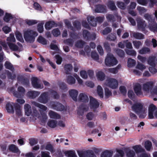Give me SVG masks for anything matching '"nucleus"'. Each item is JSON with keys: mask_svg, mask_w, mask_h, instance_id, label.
<instances>
[{"mask_svg": "<svg viewBox=\"0 0 157 157\" xmlns=\"http://www.w3.org/2000/svg\"><path fill=\"white\" fill-rule=\"evenodd\" d=\"M134 47L136 49H139L141 46L142 43L140 41L134 40L132 42Z\"/></svg>", "mask_w": 157, "mask_h": 157, "instance_id": "obj_45", "label": "nucleus"}, {"mask_svg": "<svg viewBox=\"0 0 157 157\" xmlns=\"http://www.w3.org/2000/svg\"><path fill=\"white\" fill-rule=\"evenodd\" d=\"M52 108L54 109L59 111H63L64 109V106L58 102H54L52 105Z\"/></svg>", "mask_w": 157, "mask_h": 157, "instance_id": "obj_15", "label": "nucleus"}, {"mask_svg": "<svg viewBox=\"0 0 157 157\" xmlns=\"http://www.w3.org/2000/svg\"><path fill=\"white\" fill-rule=\"evenodd\" d=\"M91 56L92 58L95 60H98L99 59L98 55L97 52L95 51L91 52Z\"/></svg>", "mask_w": 157, "mask_h": 157, "instance_id": "obj_64", "label": "nucleus"}, {"mask_svg": "<svg viewBox=\"0 0 157 157\" xmlns=\"http://www.w3.org/2000/svg\"><path fill=\"white\" fill-rule=\"evenodd\" d=\"M69 94L70 97L75 101L77 100V97L78 94L77 90L75 89H71L69 91Z\"/></svg>", "mask_w": 157, "mask_h": 157, "instance_id": "obj_19", "label": "nucleus"}, {"mask_svg": "<svg viewBox=\"0 0 157 157\" xmlns=\"http://www.w3.org/2000/svg\"><path fill=\"white\" fill-rule=\"evenodd\" d=\"M64 69L67 74H70V72L72 70V66L71 64H66L64 66Z\"/></svg>", "mask_w": 157, "mask_h": 157, "instance_id": "obj_36", "label": "nucleus"}, {"mask_svg": "<svg viewBox=\"0 0 157 157\" xmlns=\"http://www.w3.org/2000/svg\"><path fill=\"white\" fill-rule=\"evenodd\" d=\"M85 42L82 40H79L77 41L75 44L76 47L79 48H81L83 47Z\"/></svg>", "mask_w": 157, "mask_h": 157, "instance_id": "obj_58", "label": "nucleus"}, {"mask_svg": "<svg viewBox=\"0 0 157 157\" xmlns=\"http://www.w3.org/2000/svg\"><path fill=\"white\" fill-rule=\"evenodd\" d=\"M16 110V114L18 116H21L22 115V111L21 108L20 106L17 103V105H16L15 108Z\"/></svg>", "mask_w": 157, "mask_h": 157, "instance_id": "obj_46", "label": "nucleus"}, {"mask_svg": "<svg viewBox=\"0 0 157 157\" xmlns=\"http://www.w3.org/2000/svg\"><path fill=\"white\" fill-rule=\"evenodd\" d=\"M11 50L14 51H16L19 49L18 47L13 43H8V45Z\"/></svg>", "mask_w": 157, "mask_h": 157, "instance_id": "obj_47", "label": "nucleus"}, {"mask_svg": "<svg viewBox=\"0 0 157 157\" xmlns=\"http://www.w3.org/2000/svg\"><path fill=\"white\" fill-rule=\"evenodd\" d=\"M136 21L137 23V27L138 29L142 31H144L146 27L147 26L146 21L140 18H137Z\"/></svg>", "mask_w": 157, "mask_h": 157, "instance_id": "obj_10", "label": "nucleus"}, {"mask_svg": "<svg viewBox=\"0 0 157 157\" xmlns=\"http://www.w3.org/2000/svg\"><path fill=\"white\" fill-rule=\"evenodd\" d=\"M117 37L116 35L111 33L108 36L106 37V39L110 41H114L116 39Z\"/></svg>", "mask_w": 157, "mask_h": 157, "instance_id": "obj_55", "label": "nucleus"}, {"mask_svg": "<svg viewBox=\"0 0 157 157\" xmlns=\"http://www.w3.org/2000/svg\"><path fill=\"white\" fill-rule=\"evenodd\" d=\"M152 143L151 142L147 140L145 142V147L146 149L149 151L152 147Z\"/></svg>", "mask_w": 157, "mask_h": 157, "instance_id": "obj_54", "label": "nucleus"}, {"mask_svg": "<svg viewBox=\"0 0 157 157\" xmlns=\"http://www.w3.org/2000/svg\"><path fill=\"white\" fill-rule=\"evenodd\" d=\"M66 156L67 157H77L75 152L72 151H67L64 152Z\"/></svg>", "mask_w": 157, "mask_h": 157, "instance_id": "obj_38", "label": "nucleus"}, {"mask_svg": "<svg viewBox=\"0 0 157 157\" xmlns=\"http://www.w3.org/2000/svg\"><path fill=\"white\" fill-rule=\"evenodd\" d=\"M9 91L12 92L14 96L17 98H21L24 96L25 90L22 86H19L17 88V91H15L14 87H11L9 89Z\"/></svg>", "mask_w": 157, "mask_h": 157, "instance_id": "obj_6", "label": "nucleus"}, {"mask_svg": "<svg viewBox=\"0 0 157 157\" xmlns=\"http://www.w3.org/2000/svg\"><path fill=\"white\" fill-rule=\"evenodd\" d=\"M90 98L89 106L91 109L95 111L96 109L99 107V103L96 99L93 97H90Z\"/></svg>", "mask_w": 157, "mask_h": 157, "instance_id": "obj_9", "label": "nucleus"}, {"mask_svg": "<svg viewBox=\"0 0 157 157\" xmlns=\"http://www.w3.org/2000/svg\"><path fill=\"white\" fill-rule=\"evenodd\" d=\"M113 154V151L106 150L101 154V157H111Z\"/></svg>", "mask_w": 157, "mask_h": 157, "instance_id": "obj_27", "label": "nucleus"}, {"mask_svg": "<svg viewBox=\"0 0 157 157\" xmlns=\"http://www.w3.org/2000/svg\"><path fill=\"white\" fill-rule=\"evenodd\" d=\"M52 33L55 36H58L60 34V32L58 29H56L53 30L52 31Z\"/></svg>", "mask_w": 157, "mask_h": 157, "instance_id": "obj_61", "label": "nucleus"}, {"mask_svg": "<svg viewBox=\"0 0 157 157\" xmlns=\"http://www.w3.org/2000/svg\"><path fill=\"white\" fill-rule=\"evenodd\" d=\"M96 76L98 80L102 81L105 79V75L103 72L99 71L97 72Z\"/></svg>", "mask_w": 157, "mask_h": 157, "instance_id": "obj_28", "label": "nucleus"}, {"mask_svg": "<svg viewBox=\"0 0 157 157\" xmlns=\"http://www.w3.org/2000/svg\"><path fill=\"white\" fill-rule=\"evenodd\" d=\"M134 90L137 95H140L143 94V90L141 88V85L139 83H136L134 86Z\"/></svg>", "mask_w": 157, "mask_h": 157, "instance_id": "obj_14", "label": "nucleus"}, {"mask_svg": "<svg viewBox=\"0 0 157 157\" xmlns=\"http://www.w3.org/2000/svg\"><path fill=\"white\" fill-rule=\"evenodd\" d=\"M57 122L54 120H49L48 123V125L52 128H55L57 125Z\"/></svg>", "mask_w": 157, "mask_h": 157, "instance_id": "obj_40", "label": "nucleus"}, {"mask_svg": "<svg viewBox=\"0 0 157 157\" xmlns=\"http://www.w3.org/2000/svg\"><path fill=\"white\" fill-rule=\"evenodd\" d=\"M146 67L145 65L139 62H137V64L136 66V68L140 70L141 71H143L146 69Z\"/></svg>", "mask_w": 157, "mask_h": 157, "instance_id": "obj_39", "label": "nucleus"}, {"mask_svg": "<svg viewBox=\"0 0 157 157\" xmlns=\"http://www.w3.org/2000/svg\"><path fill=\"white\" fill-rule=\"evenodd\" d=\"M126 154L127 157H134L135 155V152L133 150H128L127 151Z\"/></svg>", "mask_w": 157, "mask_h": 157, "instance_id": "obj_50", "label": "nucleus"}, {"mask_svg": "<svg viewBox=\"0 0 157 157\" xmlns=\"http://www.w3.org/2000/svg\"><path fill=\"white\" fill-rule=\"evenodd\" d=\"M78 100L80 101L86 102L89 101V99L88 96L85 93H81L78 97Z\"/></svg>", "mask_w": 157, "mask_h": 157, "instance_id": "obj_17", "label": "nucleus"}, {"mask_svg": "<svg viewBox=\"0 0 157 157\" xmlns=\"http://www.w3.org/2000/svg\"><path fill=\"white\" fill-rule=\"evenodd\" d=\"M50 94L55 99H58L59 98V95L55 91H51L50 92L49 94Z\"/></svg>", "mask_w": 157, "mask_h": 157, "instance_id": "obj_59", "label": "nucleus"}, {"mask_svg": "<svg viewBox=\"0 0 157 157\" xmlns=\"http://www.w3.org/2000/svg\"><path fill=\"white\" fill-rule=\"evenodd\" d=\"M25 22L27 24L29 25H33L36 24L38 22V21L37 20H25Z\"/></svg>", "mask_w": 157, "mask_h": 157, "instance_id": "obj_60", "label": "nucleus"}, {"mask_svg": "<svg viewBox=\"0 0 157 157\" xmlns=\"http://www.w3.org/2000/svg\"><path fill=\"white\" fill-rule=\"evenodd\" d=\"M132 148L136 153L143 152L145 151L144 149L142 148L140 145H137L133 146Z\"/></svg>", "mask_w": 157, "mask_h": 157, "instance_id": "obj_34", "label": "nucleus"}, {"mask_svg": "<svg viewBox=\"0 0 157 157\" xmlns=\"http://www.w3.org/2000/svg\"><path fill=\"white\" fill-rule=\"evenodd\" d=\"M40 94V92H39L31 90L27 93V95L30 98L34 99L37 97Z\"/></svg>", "mask_w": 157, "mask_h": 157, "instance_id": "obj_20", "label": "nucleus"}, {"mask_svg": "<svg viewBox=\"0 0 157 157\" xmlns=\"http://www.w3.org/2000/svg\"><path fill=\"white\" fill-rule=\"evenodd\" d=\"M49 99V93L44 92L38 98V101L40 103L46 104Z\"/></svg>", "mask_w": 157, "mask_h": 157, "instance_id": "obj_8", "label": "nucleus"}, {"mask_svg": "<svg viewBox=\"0 0 157 157\" xmlns=\"http://www.w3.org/2000/svg\"><path fill=\"white\" fill-rule=\"evenodd\" d=\"M156 57L154 56H151L148 58L147 61L150 66H155V65Z\"/></svg>", "mask_w": 157, "mask_h": 157, "instance_id": "obj_26", "label": "nucleus"}, {"mask_svg": "<svg viewBox=\"0 0 157 157\" xmlns=\"http://www.w3.org/2000/svg\"><path fill=\"white\" fill-rule=\"evenodd\" d=\"M128 67H131L134 66L136 63V61L131 58H129L128 61Z\"/></svg>", "mask_w": 157, "mask_h": 157, "instance_id": "obj_41", "label": "nucleus"}, {"mask_svg": "<svg viewBox=\"0 0 157 157\" xmlns=\"http://www.w3.org/2000/svg\"><path fill=\"white\" fill-rule=\"evenodd\" d=\"M50 117L51 118L59 119L60 118V116L57 113L52 111H50L48 113Z\"/></svg>", "mask_w": 157, "mask_h": 157, "instance_id": "obj_30", "label": "nucleus"}, {"mask_svg": "<svg viewBox=\"0 0 157 157\" xmlns=\"http://www.w3.org/2000/svg\"><path fill=\"white\" fill-rule=\"evenodd\" d=\"M24 109L25 112V114L27 116H29L31 115L33 117L32 115L33 112H32L31 106L28 104H25L24 105Z\"/></svg>", "mask_w": 157, "mask_h": 157, "instance_id": "obj_22", "label": "nucleus"}, {"mask_svg": "<svg viewBox=\"0 0 157 157\" xmlns=\"http://www.w3.org/2000/svg\"><path fill=\"white\" fill-rule=\"evenodd\" d=\"M117 7L122 10H124L126 8V5L125 3L121 1H117L116 2Z\"/></svg>", "mask_w": 157, "mask_h": 157, "instance_id": "obj_44", "label": "nucleus"}, {"mask_svg": "<svg viewBox=\"0 0 157 157\" xmlns=\"http://www.w3.org/2000/svg\"><path fill=\"white\" fill-rule=\"evenodd\" d=\"M86 152V157H97L93 151L91 150H88Z\"/></svg>", "mask_w": 157, "mask_h": 157, "instance_id": "obj_56", "label": "nucleus"}, {"mask_svg": "<svg viewBox=\"0 0 157 157\" xmlns=\"http://www.w3.org/2000/svg\"><path fill=\"white\" fill-rule=\"evenodd\" d=\"M85 52L83 51H81L80 52V54L82 55H84L85 54V53H86L87 55H89V53L90 51V49L88 46H86L85 48Z\"/></svg>", "mask_w": 157, "mask_h": 157, "instance_id": "obj_57", "label": "nucleus"}, {"mask_svg": "<svg viewBox=\"0 0 157 157\" xmlns=\"http://www.w3.org/2000/svg\"><path fill=\"white\" fill-rule=\"evenodd\" d=\"M32 84L33 87L37 89H42L44 86L40 83L39 80L36 77H33L31 79Z\"/></svg>", "mask_w": 157, "mask_h": 157, "instance_id": "obj_11", "label": "nucleus"}, {"mask_svg": "<svg viewBox=\"0 0 157 157\" xmlns=\"http://www.w3.org/2000/svg\"><path fill=\"white\" fill-rule=\"evenodd\" d=\"M118 84V82L117 80L111 78H108L104 84L105 86H108L112 89L117 88Z\"/></svg>", "mask_w": 157, "mask_h": 157, "instance_id": "obj_7", "label": "nucleus"}, {"mask_svg": "<svg viewBox=\"0 0 157 157\" xmlns=\"http://www.w3.org/2000/svg\"><path fill=\"white\" fill-rule=\"evenodd\" d=\"M150 52V49L147 47L143 48L139 51V53L141 54H145L149 53Z\"/></svg>", "mask_w": 157, "mask_h": 157, "instance_id": "obj_37", "label": "nucleus"}, {"mask_svg": "<svg viewBox=\"0 0 157 157\" xmlns=\"http://www.w3.org/2000/svg\"><path fill=\"white\" fill-rule=\"evenodd\" d=\"M32 104L34 105L39 108V113L35 108H33V113L32 115L36 119H39L41 122L44 123L47 120L48 117L46 112L47 107L45 106L40 104L36 101H33Z\"/></svg>", "mask_w": 157, "mask_h": 157, "instance_id": "obj_1", "label": "nucleus"}, {"mask_svg": "<svg viewBox=\"0 0 157 157\" xmlns=\"http://www.w3.org/2000/svg\"><path fill=\"white\" fill-rule=\"evenodd\" d=\"M155 82V80H153L146 82L142 85V90L144 92L147 93H150L153 90L152 88Z\"/></svg>", "mask_w": 157, "mask_h": 157, "instance_id": "obj_5", "label": "nucleus"}, {"mask_svg": "<svg viewBox=\"0 0 157 157\" xmlns=\"http://www.w3.org/2000/svg\"><path fill=\"white\" fill-rule=\"evenodd\" d=\"M37 36V33L36 32L28 29L24 32V37L25 40L30 43L34 41L35 37Z\"/></svg>", "mask_w": 157, "mask_h": 157, "instance_id": "obj_3", "label": "nucleus"}, {"mask_svg": "<svg viewBox=\"0 0 157 157\" xmlns=\"http://www.w3.org/2000/svg\"><path fill=\"white\" fill-rule=\"evenodd\" d=\"M89 110V106L83 104L79 107L78 113L79 115H82L84 112H86Z\"/></svg>", "mask_w": 157, "mask_h": 157, "instance_id": "obj_16", "label": "nucleus"}, {"mask_svg": "<svg viewBox=\"0 0 157 157\" xmlns=\"http://www.w3.org/2000/svg\"><path fill=\"white\" fill-rule=\"evenodd\" d=\"M38 42L44 45H46L47 44V40L42 36H40L37 39Z\"/></svg>", "mask_w": 157, "mask_h": 157, "instance_id": "obj_52", "label": "nucleus"}, {"mask_svg": "<svg viewBox=\"0 0 157 157\" xmlns=\"http://www.w3.org/2000/svg\"><path fill=\"white\" fill-rule=\"evenodd\" d=\"M9 149L10 151L14 153L18 154H19L20 153L18 148L13 144H12L10 146Z\"/></svg>", "mask_w": 157, "mask_h": 157, "instance_id": "obj_33", "label": "nucleus"}, {"mask_svg": "<svg viewBox=\"0 0 157 157\" xmlns=\"http://www.w3.org/2000/svg\"><path fill=\"white\" fill-rule=\"evenodd\" d=\"M107 7L112 10H116L117 9L116 6L113 1H109L106 4Z\"/></svg>", "mask_w": 157, "mask_h": 157, "instance_id": "obj_24", "label": "nucleus"}, {"mask_svg": "<svg viewBox=\"0 0 157 157\" xmlns=\"http://www.w3.org/2000/svg\"><path fill=\"white\" fill-rule=\"evenodd\" d=\"M55 25V23L54 21H49L46 23L45 27L47 30H50Z\"/></svg>", "mask_w": 157, "mask_h": 157, "instance_id": "obj_31", "label": "nucleus"}, {"mask_svg": "<svg viewBox=\"0 0 157 157\" xmlns=\"http://www.w3.org/2000/svg\"><path fill=\"white\" fill-rule=\"evenodd\" d=\"M126 53L129 56H135L136 55V51L133 49L129 50L127 49L125 50Z\"/></svg>", "mask_w": 157, "mask_h": 157, "instance_id": "obj_42", "label": "nucleus"}, {"mask_svg": "<svg viewBox=\"0 0 157 157\" xmlns=\"http://www.w3.org/2000/svg\"><path fill=\"white\" fill-rule=\"evenodd\" d=\"M6 74L8 78L9 79H13L16 78V76L15 74L12 73L9 71H6Z\"/></svg>", "mask_w": 157, "mask_h": 157, "instance_id": "obj_48", "label": "nucleus"}, {"mask_svg": "<svg viewBox=\"0 0 157 157\" xmlns=\"http://www.w3.org/2000/svg\"><path fill=\"white\" fill-rule=\"evenodd\" d=\"M87 19L88 22L91 26L94 27L97 26V23L94 17L92 16H88Z\"/></svg>", "mask_w": 157, "mask_h": 157, "instance_id": "obj_23", "label": "nucleus"}, {"mask_svg": "<svg viewBox=\"0 0 157 157\" xmlns=\"http://www.w3.org/2000/svg\"><path fill=\"white\" fill-rule=\"evenodd\" d=\"M16 105L17 103H8L6 107L7 112L10 113H14V107L15 108Z\"/></svg>", "mask_w": 157, "mask_h": 157, "instance_id": "obj_13", "label": "nucleus"}, {"mask_svg": "<svg viewBox=\"0 0 157 157\" xmlns=\"http://www.w3.org/2000/svg\"><path fill=\"white\" fill-rule=\"evenodd\" d=\"M157 110V108L153 104L151 105L148 109V117L150 119H153L155 117V113L154 110Z\"/></svg>", "mask_w": 157, "mask_h": 157, "instance_id": "obj_12", "label": "nucleus"}, {"mask_svg": "<svg viewBox=\"0 0 157 157\" xmlns=\"http://www.w3.org/2000/svg\"><path fill=\"white\" fill-rule=\"evenodd\" d=\"M95 11L97 13H105L107 11L106 6L102 5H98L96 6Z\"/></svg>", "mask_w": 157, "mask_h": 157, "instance_id": "obj_21", "label": "nucleus"}, {"mask_svg": "<svg viewBox=\"0 0 157 157\" xmlns=\"http://www.w3.org/2000/svg\"><path fill=\"white\" fill-rule=\"evenodd\" d=\"M148 27L151 31L154 33L157 32V23L154 19L152 22L149 23Z\"/></svg>", "mask_w": 157, "mask_h": 157, "instance_id": "obj_18", "label": "nucleus"}, {"mask_svg": "<svg viewBox=\"0 0 157 157\" xmlns=\"http://www.w3.org/2000/svg\"><path fill=\"white\" fill-rule=\"evenodd\" d=\"M15 36L17 39L21 42H24V40L21 34L19 32L15 33Z\"/></svg>", "mask_w": 157, "mask_h": 157, "instance_id": "obj_53", "label": "nucleus"}, {"mask_svg": "<svg viewBox=\"0 0 157 157\" xmlns=\"http://www.w3.org/2000/svg\"><path fill=\"white\" fill-rule=\"evenodd\" d=\"M6 41L8 45V43H12L15 41V39L13 34L11 33L10 34L9 37H7L6 39Z\"/></svg>", "mask_w": 157, "mask_h": 157, "instance_id": "obj_35", "label": "nucleus"}, {"mask_svg": "<svg viewBox=\"0 0 157 157\" xmlns=\"http://www.w3.org/2000/svg\"><path fill=\"white\" fill-rule=\"evenodd\" d=\"M106 17L109 21H115L114 17L112 14H107L106 15Z\"/></svg>", "mask_w": 157, "mask_h": 157, "instance_id": "obj_62", "label": "nucleus"}, {"mask_svg": "<svg viewBox=\"0 0 157 157\" xmlns=\"http://www.w3.org/2000/svg\"><path fill=\"white\" fill-rule=\"evenodd\" d=\"M66 80L67 83L70 85L74 84L76 82L75 78L71 75L67 76V77Z\"/></svg>", "mask_w": 157, "mask_h": 157, "instance_id": "obj_29", "label": "nucleus"}, {"mask_svg": "<svg viewBox=\"0 0 157 157\" xmlns=\"http://www.w3.org/2000/svg\"><path fill=\"white\" fill-rule=\"evenodd\" d=\"M144 17L148 22V23L152 22L154 20L152 19V15L148 13H147L144 14Z\"/></svg>", "mask_w": 157, "mask_h": 157, "instance_id": "obj_43", "label": "nucleus"}, {"mask_svg": "<svg viewBox=\"0 0 157 157\" xmlns=\"http://www.w3.org/2000/svg\"><path fill=\"white\" fill-rule=\"evenodd\" d=\"M131 35L137 39L141 40L144 38V35L140 33L132 32L131 33Z\"/></svg>", "mask_w": 157, "mask_h": 157, "instance_id": "obj_25", "label": "nucleus"}, {"mask_svg": "<svg viewBox=\"0 0 157 157\" xmlns=\"http://www.w3.org/2000/svg\"><path fill=\"white\" fill-rule=\"evenodd\" d=\"M6 68L9 69L13 72L14 70V68L13 65L9 62L6 61L4 64Z\"/></svg>", "mask_w": 157, "mask_h": 157, "instance_id": "obj_32", "label": "nucleus"}, {"mask_svg": "<svg viewBox=\"0 0 157 157\" xmlns=\"http://www.w3.org/2000/svg\"><path fill=\"white\" fill-rule=\"evenodd\" d=\"M105 95L106 98H109L112 95V93L109 89L105 88Z\"/></svg>", "mask_w": 157, "mask_h": 157, "instance_id": "obj_63", "label": "nucleus"}, {"mask_svg": "<svg viewBox=\"0 0 157 157\" xmlns=\"http://www.w3.org/2000/svg\"><path fill=\"white\" fill-rule=\"evenodd\" d=\"M118 63V61L112 54L108 53L105 59V65L109 67L113 66Z\"/></svg>", "mask_w": 157, "mask_h": 157, "instance_id": "obj_4", "label": "nucleus"}, {"mask_svg": "<svg viewBox=\"0 0 157 157\" xmlns=\"http://www.w3.org/2000/svg\"><path fill=\"white\" fill-rule=\"evenodd\" d=\"M97 92L98 95L100 97L103 98V89L101 86L99 85L98 86Z\"/></svg>", "mask_w": 157, "mask_h": 157, "instance_id": "obj_49", "label": "nucleus"}, {"mask_svg": "<svg viewBox=\"0 0 157 157\" xmlns=\"http://www.w3.org/2000/svg\"><path fill=\"white\" fill-rule=\"evenodd\" d=\"M82 36L83 38L85 40H89L90 33L86 30H84L83 32Z\"/></svg>", "mask_w": 157, "mask_h": 157, "instance_id": "obj_51", "label": "nucleus"}, {"mask_svg": "<svg viewBox=\"0 0 157 157\" xmlns=\"http://www.w3.org/2000/svg\"><path fill=\"white\" fill-rule=\"evenodd\" d=\"M131 109L141 118H144L146 115V109L143 108V104L140 102L135 103L132 106Z\"/></svg>", "mask_w": 157, "mask_h": 157, "instance_id": "obj_2", "label": "nucleus"}]
</instances>
